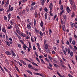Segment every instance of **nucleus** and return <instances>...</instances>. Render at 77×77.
Wrapping results in <instances>:
<instances>
[{
    "label": "nucleus",
    "mask_w": 77,
    "mask_h": 77,
    "mask_svg": "<svg viewBox=\"0 0 77 77\" xmlns=\"http://www.w3.org/2000/svg\"><path fill=\"white\" fill-rule=\"evenodd\" d=\"M25 59L26 60V61H28V62H30V63H32V65H34L35 66H38V65L36 64V63H35L34 62H31L28 59L26 58H25Z\"/></svg>",
    "instance_id": "1"
},
{
    "label": "nucleus",
    "mask_w": 77,
    "mask_h": 77,
    "mask_svg": "<svg viewBox=\"0 0 77 77\" xmlns=\"http://www.w3.org/2000/svg\"><path fill=\"white\" fill-rule=\"evenodd\" d=\"M10 52L11 53V55L13 56H14V57H15V56H16V54H15V53L14 51H13L11 50Z\"/></svg>",
    "instance_id": "2"
},
{
    "label": "nucleus",
    "mask_w": 77,
    "mask_h": 77,
    "mask_svg": "<svg viewBox=\"0 0 77 77\" xmlns=\"http://www.w3.org/2000/svg\"><path fill=\"white\" fill-rule=\"evenodd\" d=\"M30 25L32 26V23H30L27 25V27L28 29H31V26Z\"/></svg>",
    "instance_id": "3"
},
{
    "label": "nucleus",
    "mask_w": 77,
    "mask_h": 77,
    "mask_svg": "<svg viewBox=\"0 0 77 77\" xmlns=\"http://www.w3.org/2000/svg\"><path fill=\"white\" fill-rule=\"evenodd\" d=\"M5 54H6L7 55L11 56V52H10L9 51H5Z\"/></svg>",
    "instance_id": "4"
},
{
    "label": "nucleus",
    "mask_w": 77,
    "mask_h": 77,
    "mask_svg": "<svg viewBox=\"0 0 77 77\" xmlns=\"http://www.w3.org/2000/svg\"><path fill=\"white\" fill-rule=\"evenodd\" d=\"M53 5L52 3L51 2V3L50 6H49L50 11L52 10V8L53 7Z\"/></svg>",
    "instance_id": "5"
},
{
    "label": "nucleus",
    "mask_w": 77,
    "mask_h": 77,
    "mask_svg": "<svg viewBox=\"0 0 77 77\" xmlns=\"http://www.w3.org/2000/svg\"><path fill=\"white\" fill-rule=\"evenodd\" d=\"M58 75H59V76L60 77H66V76H65V75H60V74L59 73V72H58L57 71L56 72Z\"/></svg>",
    "instance_id": "6"
},
{
    "label": "nucleus",
    "mask_w": 77,
    "mask_h": 77,
    "mask_svg": "<svg viewBox=\"0 0 77 77\" xmlns=\"http://www.w3.org/2000/svg\"><path fill=\"white\" fill-rule=\"evenodd\" d=\"M41 2V4L42 5H44L45 3V0H40Z\"/></svg>",
    "instance_id": "7"
},
{
    "label": "nucleus",
    "mask_w": 77,
    "mask_h": 77,
    "mask_svg": "<svg viewBox=\"0 0 77 77\" xmlns=\"http://www.w3.org/2000/svg\"><path fill=\"white\" fill-rule=\"evenodd\" d=\"M66 11L68 13H69V12H71V9H69V7L66 8Z\"/></svg>",
    "instance_id": "8"
},
{
    "label": "nucleus",
    "mask_w": 77,
    "mask_h": 77,
    "mask_svg": "<svg viewBox=\"0 0 77 77\" xmlns=\"http://www.w3.org/2000/svg\"><path fill=\"white\" fill-rule=\"evenodd\" d=\"M34 16L35 17V18H37L38 17V14H37V12L36 11L35 12Z\"/></svg>",
    "instance_id": "9"
},
{
    "label": "nucleus",
    "mask_w": 77,
    "mask_h": 77,
    "mask_svg": "<svg viewBox=\"0 0 77 77\" xmlns=\"http://www.w3.org/2000/svg\"><path fill=\"white\" fill-rule=\"evenodd\" d=\"M2 31L4 32V33H6V29L5 28H3L2 29Z\"/></svg>",
    "instance_id": "10"
},
{
    "label": "nucleus",
    "mask_w": 77,
    "mask_h": 77,
    "mask_svg": "<svg viewBox=\"0 0 77 77\" xmlns=\"http://www.w3.org/2000/svg\"><path fill=\"white\" fill-rule=\"evenodd\" d=\"M20 34L21 36H22L23 37H24V38H25V37H26V34H24L23 32H21L20 33Z\"/></svg>",
    "instance_id": "11"
},
{
    "label": "nucleus",
    "mask_w": 77,
    "mask_h": 77,
    "mask_svg": "<svg viewBox=\"0 0 77 77\" xmlns=\"http://www.w3.org/2000/svg\"><path fill=\"white\" fill-rule=\"evenodd\" d=\"M26 72H28L30 74H31V75H32L33 74L32 73V72H31V71H30L28 69L26 70Z\"/></svg>",
    "instance_id": "12"
},
{
    "label": "nucleus",
    "mask_w": 77,
    "mask_h": 77,
    "mask_svg": "<svg viewBox=\"0 0 77 77\" xmlns=\"http://www.w3.org/2000/svg\"><path fill=\"white\" fill-rule=\"evenodd\" d=\"M44 24V23H43V21L42 20L41 21V23H40V26L42 27H43V25Z\"/></svg>",
    "instance_id": "13"
},
{
    "label": "nucleus",
    "mask_w": 77,
    "mask_h": 77,
    "mask_svg": "<svg viewBox=\"0 0 77 77\" xmlns=\"http://www.w3.org/2000/svg\"><path fill=\"white\" fill-rule=\"evenodd\" d=\"M4 41L6 43L7 45H8L9 47H10V45H10V43H9V42L6 41V40H4Z\"/></svg>",
    "instance_id": "14"
},
{
    "label": "nucleus",
    "mask_w": 77,
    "mask_h": 77,
    "mask_svg": "<svg viewBox=\"0 0 77 77\" xmlns=\"http://www.w3.org/2000/svg\"><path fill=\"white\" fill-rule=\"evenodd\" d=\"M66 26L65 25H63L62 26V29H63V31H65L66 29H65V28H66Z\"/></svg>",
    "instance_id": "15"
},
{
    "label": "nucleus",
    "mask_w": 77,
    "mask_h": 77,
    "mask_svg": "<svg viewBox=\"0 0 77 77\" xmlns=\"http://www.w3.org/2000/svg\"><path fill=\"white\" fill-rule=\"evenodd\" d=\"M0 68L1 69V70L2 71V72H3L4 73H5V70H4V69H3V68H2V67L1 66H0Z\"/></svg>",
    "instance_id": "16"
},
{
    "label": "nucleus",
    "mask_w": 77,
    "mask_h": 77,
    "mask_svg": "<svg viewBox=\"0 0 77 77\" xmlns=\"http://www.w3.org/2000/svg\"><path fill=\"white\" fill-rule=\"evenodd\" d=\"M47 15H48V14L47 13H45V20H47Z\"/></svg>",
    "instance_id": "17"
},
{
    "label": "nucleus",
    "mask_w": 77,
    "mask_h": 77,
    "mask_svg": "<svg viewBox=\"0 0 77 77\" xmlns=\"http://www.w3.org/2000/svg\"><path fill=\"white\" fill-rule=\"evenodd\" d=\"M52 11V10H50L49 14L51 16H53V13H51V12H52V11Z\"/></svg>",
    "instance_id": "18"
},
{
    "label": "nucleus",
    "mask_w": 77,
    "mask_h": 77,
    "mask_svg": "<svg viewBox=\"0 0 77 77\" xmlns=\"http://www.w3.org/2000/svg\"><path fill=\"white\" fill-rule=\"evenodd\" d=\"M23 48L24 50H26L27 49L26 48V44H23Z\"/></svg>",
    "instance_id": "19"
},
{
    "label": "nucleus",
    "mask_w": 77,
    "mask_h": 77,
    "mask_svg": "<svg viewBox=\"0 0 77 77\" xmlns=\"http://www.w3.org/2000/svg\"><path fill=\"white\" fill-rule=\"evenodd\" d=\"M15 67L17 71H18V72H20V70H19V69H18V67H17V66H15Z\"/></svg>",
    "instance_id": "20"
},
{
    "label": "nucleus",
    "mask_w": 77,
    "mask_h": 77,
    "mask_svg": "<svg viewBox=\"0 0 77 77\" xmlns=\"http://www.w3.org/2000/svg\"><path fill=\"white\" fill-rule=\"evenodd\" d=\"M64 12V10H62L61 12H60V16H61V15H62V14H63Z\"/></svg>",
    "instance_id": "21"
},
{
    "label": "nucleus",
    "mask_w": 77,
    "mask_h": 77,
    "mask_svg": "<svg viewBox=\"0 0 77 77\" xmlns=\"http://www.w3.org/2000/svg\"><path fill=\"white\" fill-rule=\"evenodd\" d=\"M35 32H36V33H39V31L38 30V29H36V28L35 29Z\"/></svg>",
    "instance_id": "22"
},
{
    "label": "nucleus",
    "mask_w": 77,
    "mask_h": 77,
    "mask_svg": "<svg viewBox=\"0 0 77 77\" xmlns=\"http://www.w3.org/2000/svg\"><path fill=\"white\" fill-rule=\"evenodd\" d=\"M41 62L42 63V64H45V62L42 59H40Z\"/></svg>",
    "instance_id": "23"
},
{
    "label": "nucleus",
    "mask_w": 77,
    "mask_h": 77,
    "mask_svg": "<svg viewBox=\"0 0 77 77\" xmlns=\"http://www.w3.org/2000/svg\"><path fill=\"white\" fill-rule=\"evenodd\" d=\"M45 48L46 50H47L48 48V44H46L45 45Z\"/></svg>",
    "instance_id": "24"
},
{
    "label": "nucleus",
    "mask_w": 77,
    "mask_h": 77,
    "mask_svg": "<svg viewBox=\"0 0 77 77\" xmlns=\"http://www.w3.org/2000/svg\"><path fill=\"white\" fill-rule=\"evenodd\" d=\"M69 1L71 5H73V1H72V0H69Z\"/></svg>",
    "instance_id": "25"
},
{
    "label": "nucleus",
    "mask_w": 77,
    "mask_h": 77,
    "mask_svg": "<svg viewBox=\"0 0 77 77\" xmlns=\"http://www.w3.org/2000/svg\"><path fill=\"white\" fill-rule=\"evenodd\" d=\"M36 59L37 60V62H38V63H41V61H40V60H39V59H38V57H36Z\"/></svg>",
    "instance_id": "26"
},
{
    "label": "nucleus",
    "mask_w": 77,
    "mask_h": 77,
    "mask_svg": "<svg viewBox=\"0 0 77 77\" xmlns=\"http://www.w3.org/2000/svg\"><path fill=\"white\" fill-rule=\"evenodd\" d=\"M4 19L5 20V21H8V18H7V17L6 16H4Z\"/></svg>",
    "instance_id": "27"
},
{
    "label": "nucleus",
    "mask_w": 77,
    "mask_h": 77,
    "mask_svg": "<svg viewBox=\"0 0 77 77\" xmlns=\"http://www.w3.org/2000/svg\"><path fill=\"white\" fill-rule=\"evenodd\" d=\"M45 50V51L47 52V53H50V51L49 50V49H46Z\"/></svg>",
    "instance_id": "28"
},
{
    "label": "nucleus",
    "mask_w": 77,
    "mask_h": 77,
    "mask_svg": "<svg viewBox=\"0 0 77 77\" xmlns=\"http://www.w3.org/2000/svg\"><path fill=\"white\" fill-rule=\"evenodd\" d=\"M75 23H72L71 25V28H73L74 26Z\"/></svg>",
    "instance_id": "29"
},
{
    "label": "nucleus",
    "mask_w": 77,
    "mask_h": 77,
    "mask_svg": "<svg viewBox=\"0 0 77 77\" xmlns=\"http://www.w3.org/2000/svg\"><path fill=\"white\" fill-rule=\"evenodd\" d=\"M69 41L70 43H71V42H72V37H69Z\"/></svg>",
    "instance_id": "30"
},
{
    "label": "nucleus",
    "mask_w": 77,
    "mask_h": 77,
    "mask_svg": "<svg viewBox=\"0 0 77 77\" xmlns=\"http://www.w3.org/2000/svg\"><path fill=\"white\" fill-rule=\"evenodd\" d=\"M70 55L71 57H72L73 56V52L72 51H71L70 53Z\"/></svg>",
    "instance_id": "31"
},
{
    "label": "nucleus",
    "mask_w": 77,
    "mask_h": 77,
    "mask_svg": "<svg viewBox=\"0 0 77 77\" xmlns=\"http://www.w3.org/2000/svg\"><path fill=\"white\" fill-rule=\"evenodd\" d=\"M63 5H61L60 9H61V11H62V10H63Z\"/></svg>",
    "instance_id": "32"
},
{
    "label": "nucleus",
    "mask_w": 77,
    "mask_h": 77,
    "mask_svg": "<svg viewBox=\"0 0 77 77\" xmlns=\"http://www.w3.org/2000/svg\"><path fill=\"white\" fill-rule=\"evenodd\" d=\"M49 35H50V34H51L52 33V31H51V29H50L49 30Z\"/></svg>",
    "instance_id": "33"
},
{
    "label": "nucleus",
    "mask_w": 77,
    "mask_h": 77,
    "mask_svg": "<svg viewBox=\"0 0 77 77\" xmlns=\"http://www.w3.org/2000/svg\"><path fill=\"white\" fill-rule=\"evenodd\" d=\"M75 15V14H74V13H72L71 15V17L72 18H74V17Z\"/></svg>",
    "instance_id": "34"
},
{
    "label": "nucleus",
    "mask_w": 77,
    "mask_h": 77,
    "mask_svg": "<svg viewBox=\"0 0 77 77\" xmlns=\"http://www.w3.org/2000/svg\"><path fill=\"white\" fill-rule=\"evenodd\" d=\"M44 10L45 12H48V9H47V8L45 7Z\"/></svg>",
    "instance_id": "35"
},
{
    "label": "nucleus",
    "mask_w": 77,
    "mask_h": 77,
    "mask_svg": "<svg viewBox=\"0 0 77 77\" xmlns=\"http://www.w3.org/2000/svg\"><path fill=\"white\" fill-rule=\"evenodd\" d=\"M12 26L11 25H10V26H8L7 29H12Z\"/></svg>",
    "instance_id": "36"
},
{
    "label": "nucleus",
    "mask_w": 77,
    "mask_h": 77,
    "mask_svg": "<svg viewBox=\"0 0 77 77\" xmlns=\"http://www.w3.org/2000/svg\"><path fill=\"white\" fill-rule=\"evenodd\" d=\"M63 51L64 54H65V55H66V51L64 50L63 49Z\"/></svg>",
    "instance_id": "37"
},
{
    "label": "nucleus",
    "mask_w": 77,
    "mask_h": 77,
    "mask_svg": "<svg viewBox=\"0 0 77 77\" xmlns=\"http://www.w3.org/2000/svg\"><path fill=\"white\" fill-rule=\"evenodd\" d=\"M35 4H36V3L35 2H33L31 4V6H34Z\"/></svg>",
    "instance_id": "38"
},
{
    "label": "nucleus",
    "mask_w": 77,
    "mask_h": 77,
    "mask_svg": "<svg viewBox=\"0 0 77 77\" xmlns=\"http://www.w3.org/2000/svg\"><path fill=\"white\" fill-rule=\"evenodd\" d=\"M63 17L64 20H66V16L65 15H64Z\"/></svg>",
    "instance_id": "39"
},
{
    "label": "nucleus",
    "mask_w": 77,
    "mask_h": 77,
    "mask_svg": "<svg viewBox=\"0 0 77 77\" xmlns=\"http://www.w3.org/2000/svg\"><path fill=\"white\" fill-rule=\"evenodd\" d=\"M39 33L40 36H43V33H42V32H41V31Z\"/></svg>",
    "instance_id": "40"
},
{
    "label": "nucleus",
    "mask_w": 77,
    "mask_h": 77,
    "mask_svg": "<svg viewBox=\"0 0 77 77\" xmlns=\"http://www.w3.org/2000/svg\"><path fill=\"white\" fill-rule=\"evenodd\" d=\"M31 9H30V10L31 11H33V10H34V7H32L31 6Z\"/></svg>",
    "instance_id": "41"
},
{
    "label": "nucleus",
    "mask_w": 77,
    "mask_h": 77,
    "mask_svg": "<svg viewBox=\"0 0 77 77\" xmlns=\"http://www.w3.org/2000/svg\"><path fill=\"white\" fill-rule=\"evenodd\" d=\"M11 13H9L8 15V18H11Z\"/></svg>",
    "instance_id": "42"
},
{
    "label": "nucleus",
    "mask_w": 77,
    "mask_h": 77,
    "mask_svg": "<svg viewBox=\"0 0 77 77\" xmlns=\"http://www.w3.org/2000/svg\"><path fill=\"white\" fill-rule=\"evenodd\" d=\"M48 58L50 59V60H52V57L49 55L48 56Z\"/></svg>",
    "instance_id": "43"
},
{
    "label": "nucleus",
    "mask_w": 77,
    "mask_h": 77,
    "mask_svg": "<svg viewBox=\"0 0 77 77\" xmlns=\"http://www.w3.org/2000/svg\"><path fill=\"white\" fill-rule=\"evenodd\" d=\"M72 44L73 45H75V40H73L72 41Z\"/></svg>",
    "instance_id": "44"
},
{
    "label": "nucleus",
    "mask_w": 77,
    "mask_h": 77,
    "mask_svg": "<svg viewBox=\"0 0 77 77\" xmlns=\"http://www.w3.org/2000/svg\"><path fill=\"white\" fill-rule=\"evenodd\" d=\"M14 10V7H11L10 9V11H12Z\"/></svg>",
    "instance_id": "45"
},
{
    "label": "nucleus",
    "mask_w": 77,
    "mask_h": 77,
    "mask_svg": "<svg viewBox=\"0 0 77 77\" xmlns=\"http://www.w3.org/2000/svg\"><path fill=\"white\" fill-rule=\"evenodd\" d=\"M3 67L4 68V69L5 70V71H6V72H7L8 71V69H6V67H5L4 66Z\"/></svg>",
    "instance_id": "46"
},
{
    "label": "nucleus",
    "mask_w": 77,
    "mask_h": 77,
    "mask_svg": "<svg viewBox=\"0 0 77 77\" xmlns=\"http://www.w3.org/2000/svg\"><path fill=\"white\" fill-rule=\"evenodd\" d=\"M28 68H31L32 67V65H31V64H29V65L28 66Z\"/></svg>",
    "instance_id": "47"
},
{
    "label": "nucleus",
    "mask_w": 77,
    "mask_h": 77,
    "mask_svg": "<svg viewBox=\"0 0 77 77\" xmlns=\"http://www.w3.org/2000/svg\"><path fill=\"white\" fill-rule=\"evenodd\" d=\"M69 47L71 49H72V46H71V44H69Z\"/></svg>",
    "instance_id": "48"
},
{
    "label": "nucleus",
    "mask_w": 77,
    "mask_h": 77,
    "mask_svg": "<svg viewBox=\"0 0 77 77\" xmlns=\"http://www.w3.org/2000/svg\"><path fill=\"white\" fill-rule=\"evenodd\" d=\"M29 48H31V45H30V42H29Z\"/></svg>",
    "instance_id": "49"
},
{
    "label": "nucleus",
    "mask_w": 77,
    "mask_h": 77,
    "mask_svg": "<svg viewBox=\"0 0 77 77\" xmlns=\"http://www.w3.org/2000/svg\"><path fill=\"white\" fill-rule=\"evenodd\" d=\"M25 12H26V11H25V10H23L22 13V14H23V15H24V14H25Z\"/></svg>",
    "instance_id": "50"
},
{
    "label": "nucleus",
    "mask_w": 77,
    "mask_h": 77,
    "mask_svg": "<svg viewBox=\"0 0 77 77\" xmlns=\"http://www.w3.org/2000/svg\"><path fill=\"white\" fill-rule=\"evenodd\" d=\"M47 68H48V69H51V70H53V69H52V68L49 67V66H47Z\"/></svg>",
    "instance_id": "51"
},
{
    "label": "nucleus",
    "mask_w": 77,
    "mask_h": 77,
    "mask_svg": "<svg viewBox=\"0 0 77 77\" xmlns=\"http://www.w3.org/2000/svg\"><path fill=\"white\" fill-rule=\"evenodd\" d=\"M18 64H19V65L20 66H23V65H22V63L20 62H19Z\"/></svg>",
    "instance_id": "52"
},
{
    "label": "nucleus",
    "mask_w": 77,
    "mask_h": 77,
    "mask_svg": "<svg viewBox=\"0 0 77 77\" xmlns=\"http://www.w3.org/2000/svg\"><path fill=\"white\" fill-rule=\"evenodd\" d=\"M56 17H57V15H55L54 16V20H56Z\"/></svg>",
    "instance_id": "53"
},
{
    "label": "nucleus",
    "mask_w": 77,
    "mask_h": 77,
    "mask_svg": "<svg viewBox=\"0 0 77 77\" xmlns=\"http://www.w3.org/2000/svg\"><path fill=\"white\" fill-rule=\"evenodd\" d=\"M17 45H18L19 48H21V44H17Z\"/></svg>",
    "instance_id": "54"
},
{
    "label": "nucleus",
    "mask_w": 77,
    "mask_h": 77,
    "mask_svg": "<svg viewBox=\"0 0 77 77\" xmlns=\"http://www.w3.org/2000/svg\"><path fill=\"white\" fill-rule=\"evenodd\" d=\"M5 61V63H7V64H8V63H9V62H8V60L6 59Z\"/></svg>",
    "instance_id": "55"
},
{
    "label": "nucleus",
    "mask_w": 77,
    "mask_h": 77,
    "mask_svg": "<svg viewBox=\"0 0 77 77\" xmlns=\"http://www.w3.org/2000/svg\"><path fill=\"white\" fill-rule=\"evenodd\" d=\"M67 51L68 52H71V49L69 48L67 49Z\"/></svg>",
    "instance_id": "56"
},
{
    "label": "nucleus",
    "mask_w": 77,
    "mask_h": 77,
    "mask_svg": "<svg viewBox=\"0 0 77 77\" xmlns=\"http://www.w3.org/2000/svg\"><path fill=\"white\" fill-rule=\"evenodd\" d=\"M18 14H19L20 16H22L21 14H22V13L21 12H19Z\"/></svg>",
    "instance_id": "57"
},
{
    "label": "nucleus",
    "mask_w": 77,
    "mask_h": 77,
    "mask_svg": "<svg viewBox=\"0 0 77 77\" xmlns=\"http://www.w3.org/2000/svg\"><path fill=\"white\" fill-rule=\"evenodd\" d=\"M73 7L74 8H75V10L77 9V7H76V6H75V5H73Z\"/></svg>",
    "instance_id": "58"
},
{
    "label": "nucleus",
    "mask_w": 77,
    "mask_h": 77,
    "mask_svg": "<svg viewBox=\"0 0 77 77\" xmlns=\"http://www.w3.org/2000/svg\"><path fill=\"white\" fill-rule=\"evenodd\" d=\"M17 37H18V38H19V39H21V36H20L18 35L17 36Z\"/></svg>",
    "instance_id": "59"
},
{
    "label": "nucleus",
    "mask_w": 77,
    "mask_h": 77,
    "mask_svg": "<svg viewBox=\"0 0 77 77\" xmlns=\"http://www.w3.org/2000/svg\"><path fill=\"white\" fill-rule=\"evenodd\" d=\"M20 42L21 43H22V44L24 45V42H23V41L22 40H20Z\"/></svg>",
    "instance_id": "60"
},
{
    "label": "nucleus",
    "mask_w": 77,
    "mask_h": 77,
    "mask_svg": "<svg viewBox=\"0 0 77 77\" xmlns=\"http://www.w3.org/2000/svg\"><path fill=\"white\" fill-rule=\"evenodd\" d=\"M59 2L60 5H61L62 4V2H61V0H60L59 1Z\"/></svg>",
    "instance_id": "61"
},
{
    "label": "nucleus",
    "mask_w": 77,
    "mask_h": 77,
    "mask_svg": "<svg viewBox=\"0 0 77 77\" xmlns=\"http://www.w3.org/2000/svg\"><path fill=\"white\" fill-rule=\"evenodd\" d=\"M75 20L76 21H77V22H75V24L77 25V18H75Z\"/></svg>",
    "instance_id": "62"
},
{
    "label": "nucleus",
    "mask_w": 77,
    "mask_h": 77,
    "mask_svg": "<svg viewBox=\"0 0 77 77\" xmlns=\"http://www.w3.org/2000/svg\"><path fill=\"white\" fill-rule=\"evenodd\" d=\"M68 76H69V77H74L72 76L71 75V74H68Z\"/></svg>",
    "instance_id": "63"
},
{
    "label": "nucleus",
    "mask_w": 77,
    "mask_h": 77,
    "mask_svg": "<svg viewBox=\"0 0 77 77\" xmlns=\"http://www.w3.org/2000/svg\"><path fill=\"white\" fill-rule=\"evenodd\" d=\"M74 26L75 28L77 29V25L75 24V25H74Z\"/></svg>",
    "instance_id": "64"
}]
</instances>
